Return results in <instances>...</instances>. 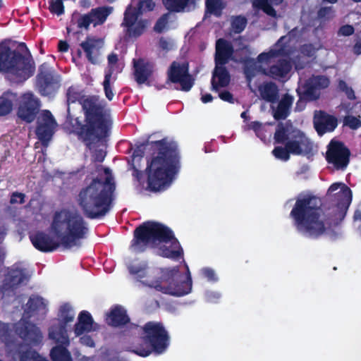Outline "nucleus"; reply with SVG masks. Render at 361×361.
<instances>
[{
  "mask_svg": "<svg viewBox=\"0 0 361 361\" xmlns=\"http://www.w3.org/2000/svg\"><path fill=\"white\" fill-rule=\"evenodd\" d=\"M25 195L20 192H12L10 198V204H23L25 202Z\"/></svg>",
  "mask_w": 361,
  "mask_h": 361,
  "instance_id": "603ef678",
  "label": "nucleus"
},
{
  "mask_svg": "<svg viewBox=\"0 0 361 361\" xmlns=\"http://www.w3.org/2000/svg\"><path fill=\"white\" fill-rule=\"evenodd\" d=\"M202 274L209 281H216V280L214 271L210 268L203 269Z\"/></svg>",
  "mask_w": 361,
  "mask_h": 361,
  "instance_id": "680f3d73",
  "label": "nucleus"
},
{
  "mask_svg": "<svg viewBox=\"0 0 361 361\" xmlns=\"http://www.w3.org/2000/svg\"><path fill=\"white\" fill-rule=\"evenodd\" d=\"M155 7V3L153 0H142L140 1L137 7L140 14L142 12L152 11Z\"/></svg>",
  "mask_w": 361,
  "mask_h": 361,
  "instance_id": "a18cd8bd",
  "label": "nucleus"
},
{
  "mask_svg": "<svg viewBox=\"0 0 361 361\" xmlns=\"http://www.w3.org/2000/svg\"><path fill=\"white\" fill-rule=\"evenodd\" d=\"M49 11L51 13L61 16L64 13V6L63 0L52 1L49 5Z\"/></svg>",
  "mask_w": 361,
  "mask_h": 361,
  "instance_id": "c03bdc74",
  "label": "nucleus"
},
{
  "mask_svg": "<svg viewBox=\"0 0 361 361\" xmlns=\"http://www.w3.org/2000/svg\"><path fill=\"white\" fill-rule=\"evenodd\" d=\"M15 332L30 345H37L42 343L43 336L39 328L27 320H21L16 324Z\"/></svg>",
  "mask_w": 361,
  "mask_h": 361,
  "instance_id": "aec40b11",
  "label": "nucleus"
},
{
  "mask_svg": "<svg viewBox=\"0 0 361 361\" xmlns=\"http://www.w3.org/2000/svg\"><path fill=\"white\" fill-rule=\"evenodd\" d=\"M167 23H168V16H167V14H164L156 22L154 27V30L158 33L162 32L164 29L165 28Z\"/></svg>",
  "mask_w": 361,
  "mask_h": 361,
  "instance_id": "8fccbe9b",
  "label": "nucleus"
},
{
  "mask_svg": "<svg viewBox=\"0 0 361 361\" xmlns=\"http://www.w3.org/2000/svg\"><path fill=\"white\" fill-rule=\"evenodd\" d=\"M116 185L111 176L102 181L94 178L82 187L75 197L84 216L90 219H100L111 209Z\"/></svg>",
  "mask_w": 361,
  "mask_h": 361,
  "instance_id": "7ed1b4c3",
  "label": "nucleus"
},
{
  "mask_svg": "<svg viewBox=\"0 0 361 361\" xmlns=\"http://www.w3.org/2000/svg\"><path fill=\"white\" fill-rule=\"evenodd\" d=\"M112 11V7L106 6L92 8L88 13L79 16L76 21L77 26L78 28L88 30L91 24L94 27L102 25Z\"/></svg>",
  "mask_w": 361,
  "mask_h": 361,
  "instance_id": "a211bd4d",
  "label": "nucleus"
},
{
  "mask_svg": "<svg viewBox=\"0 0 361 361\" xmlns=\"http://www.w3.org/2000/svg\"><path fill=\"white\" fill-rule=\"evenodd\" d=\"M166 84H179L180 90L183 92L190 91L195 84V80L189 73V65L187 62L173 61L166 71Z\"/></svg>",
  "mask_w": 361,
  "mask_h": 361,
  "instance_id": "9b49d317",
  "label": "nucleus"
},
{
  "mask_svg": "<svg viewBox=\"0 0 361 361\" xmlns=\"http://www.w3.org/2000/svg\"><path fill=\"white\" fill-rule=\"evenodd\" d=\"M51 228L61 244L67 249L80 245V240L86 238L89 230L80 214L68 211L56 212Z\"/></svg>",
  "mask_w": 361,
  "mask_h": 361,
  "instance_id": "0eeeda50",
  "label": "nucleus"
},
{
  "mask_svg": "<svg viewBox=\"0 0 361 361\" xmlns=\"http://www.w3.org/2000/svg\"><path fill=\"white\" fill-rule=\"evenodd\" d=\"M178 272V268L167 269L161 276V279L169 283L167 286H163L161 282L156 281L149 286L154 287L157 290L164 294L173 296L180 297L187 295L192 290V279L188 275L185 280L178 281L175 280V277Z\"/></svg>",
  "mask_w": 361,
  "mask_h": 361,
  "instance_id": "9d476101",
  "label": "nucleus"
},
{
  "mask_svg": "<svg viewBox=\"0 0 361 361\" xmlns=\"http://www.w3.org/2000/svg\"><path fill=\"white\" fill-rule=\"evenodd\" d=\"M292 65L289 60L281 59L278 60L276 63L271 66L264 74L274 79L282 78L291 71Z\"/></svg>",
  "mask_w": 361,
  "mask_h": 361,
  "instance_id": "7c9ffc66",
  "label": "nucleus"
},
{
  "mask_svg": "<svg viewBox=\"0 0 361 361\" xmlns=\"http://www.w3.org/2000/svg\"><path fill=\"white\" fill-rule=\"evenodd\" d=\"M43 305V299L41 297L31 296L26 304V311L27 313H33L39 310Z\"/></svg>",
  "mask_w": 361,
  "mask_h": 361,
  "instance_id": "ea45409f",
  "label": "nucleus"
},
{
  "mask_svg": "<svg viewBox=\"0 0 361 361\" xmlns=\"http://www.w3.org/2000/svg\"><path fill=\"white\" fill-rule=\"evenodd\" d=\"M350 151L343 142L331 140L327 146L326 161L337 170H345L350 163Z\"/></svg>",
  "mask_w": 361,
  "mask_h": 361,
  "instance_id": "2eb2a0df",
  "label": "nucleus"
},
{
  "mask_svg": "<svg viewBox=\"0 0 361 361\" xmlns=\"http://www.w3.org/2000/svg\"><path fill=\"white\" fill-rule=\"evenodd\" d=\"M133 175L137 178L138 181H140L142 177V171L136 169L135 166H133Z\"/></svg>",
  "mask_w": 361,
  "mask_h": 361,
  "instance_id": "338daca9",
  "label": "nucleus"
},
{
  "mask_svg": "<svg viewBox=\"0 0 361 361\" xmlns=\"http://www.w3.org/2000/svg\"><path fill=\"white\" fill-rule=\"evenodd\" d=\"M247 23V18L243 16H237L231 20V28L234 33L240 34L245 28Z\"/></svg>",
  "mask_w": 361,
  "mask_h": 361,
  "instance_id": "58836bf2",
  "label": "nucleus"
},
{
  "mask_svg": "<svg viewBox=\"0 0 361 361\" xmlns=\"http://www.w3.org/2000/svg\"><path fill=\"white\" fill-rule=\"evenodd\" d=\"M274 140L275 144L284 145V147H275L272 151L273 155L285 161L290 159V154L302 155L312 149L311 142L303 132H290L288 128L281 122L276 126Z\"/></svg>",
  "mask_w": 361,
  "mask_h": 361,
  "instance_id": "6e6552de",
  "label": "nucleus"
},
{
  "mask_svg": "<svg viewBox=\"0 0 361 361\" xmlns=\"http://www.w3.org/2000/svg\"><path fill=\"white\" fill-rule=\"evenodd\" d=\"M355 32V29L351 25H342L338 30V34L343 36H350Z\"/></svg>",
  "mask_w": 361,
  "mask_h": 361,
  "instance_id": "6e6d98bb",
  "label": "nucleus"
},
{
  "mask_svg": "<svg viewBox=\"0 0 361 361\" xmlns=\"http://www.w3.org/2000/svg\"><path fill=\"white\" fill-rule=\"evenodd\" d=\"M8 353L13 361H49L23 342L15 343L13 348L8 349Z\"/></svg>",
  "mask_w": 361,
  "mask_h": 361,
  "instance_id": "4be33fe9",
  "label": "nucleus"
},
{
  "mask_svg": "<svg viewBox=\"0 0 361 361\" xmlns=\"http://www.w3.org/2000/svg\"><path fill=\"white\" fill-rule=\"evenodd\" d=\"M250 128L255 132L258 137H261V133L264 131L262 124L259 121L251 122Z\"/></svg>",
  "mask_w": 361,
  "mask_h": 361,
  "instance_id": "13d9d810",
  "label": "nucleus"
},
{
  "mask_svg": "<svg viewBox=\"0 0 361 361\" xmlns=\"http://www.w3.org/2000/svg\"><path fill=\"white\" fill-rule=\"evenodd\" d=\"M140 15L136 7L129 5L125 12L121 26L125 27V36L128 38L139 37L147 28L148 21L145 19L138 20Z\"/></svg>",
  "mask_w": 361,
  "mask_h": 361,
  "instance_id": "4468645a",
  "label": "nucleus"
},
{
  "mask_svg": "<svg viewBox=\"0 0 361 361\" xmlns=\"http://www.w3.org/2000/svg\"><path fill=\"white\" fill-rule=\"evenodd\" d=\"M212 99H213L212 95L209 93L203 94L201 97V101L204 104L212 102Z\"/></svg>",
  "mask_w": 361,
  "mask_h": 361,
  "instance_id": "69168bd1",
  "label": "nucleus"
},
{
  "mask_svg": "<svg viewBox=\"0 0 361 361\" xmlns=\"http://www.w3.org/2000/svg\"><path fill=\"white\" fill-rule=\"evenodd\" d=\"M57 345L53 347L50 351V357L52 361H73V358L68 346L62 343H56Z\"/></svg>",
  "mask_w": 361,
  "mask_h": 361,
  "instance_id": "f704fd0d",
  "label": "nucleus"
},
{
  "mask_svg": "<svg viewBox=\"0 0 361 361\" xmlns=\"http://www.w3.org/2000/svg\"><path fill=\"white\" fill-rule=\"evenodd\" d=\"M163 5L170 12H183L186 8L195 6V0H162Z\"/></svg>",
  "mask_w": 361,
  "mask_h": 361,
  "instance_id": "c9c22d12",
  "label": "nucleus"
},
{
  "mask_svg": "<svg viewBox=\"0 0 361 361\" xmlns=\"http://www.w3.org/2000/svg\"><path fill=\"white\" fill-rule=\"evenodd\" d=\"M258 90L262 99L270 103H275L279 97V88L274 82H264L259 86Z\"/></svg>",
  "mask_w": 361,
  "mask_h": 361,
  "instance_id": "473e14b6",
  "label": "nucleus"
},
{
  "mask_svg": "<svg viewBox=\"0 0 361 361\" xmlns=\"http://www.w3.org/2000/svg\"><path fill=\"white\" fill-rule=\"evenodd\" d=\"M152 151V158L147 161V187L150 191L158 192L168 188L173 175L180 168V155L177 145L168 142L166 138L160 140L140 143L136 145L132 157L142 159L145 150Z\"/></svg>",
  "mask_w": 361,
  "mask_h": 361,
  "instance_id": "f257e3e1",
  "label": "nucleus"
},
{
  "mask_svg": "<svg viewBox=\"0 0 361 361\" xmlns=\"http://www.w3.org/2000/svg\"><path fill=\"white\" fill-rule=\"evenodd\" d=\"M59 316L61 319L57 324H54L50 327L49 337L56 343L70 345L66 325L74 319L75 315L71 306L68 303L61 305Z\"/></svg>",
  "mask_w": 361,
  "mask_h": 361,
  "instance_id": "ddd939ff",
  "label": "nucleus"
},
{
  "mask_svg": "<svg viewBox=\"0 0 361 361\" xmlns=\"http://www.w3.org/2000/svg\"><path fill=\"white\" fill-rule=\"evenodd\" d=\"M245 63L244 73L246 78L250 80L254 76V61L252 59L247 58L243 60Z\"/></svg>",
  "mask_w": 361,
  "mask_h": 361,
  "instance_id": "de8ad7c7",
  "label": "nucleus"
},
{
  "mask_svg": "<svg viewBox=\"0 0 361 361\" xmlns=\"http://www.w3.org/2000/svg\"><path fill=\"white\" fill-rule=\"evenodd\" d=\"M118 61V59L116 54L111 53L108 56V66L105 70V74L108 73L109 71H111V75L114 74Z\"/></svg>",
  "mask_w": 361,
  "mask_h": 361,
  "instance_id": "09e8293b",
  "label": "nucleus"
},
{
  "mask_svg": "<svg viewBox=\"0 0 361 361\" xmlns=\"http://www.w3.org/2000/svg\"><path fill=\"white\" fill-rule=\"evenodd\" d=\"M30 279V275L25 268L13 267L5 275L1 290L4 293L13 290L18 286L26 284Z\"/></svg>",
  "mask_w": 361,
  "mask_h": 361,
  "instance_id": "412c9836",
  "label": "nucleus"
},
{
  "mask_svg": "<svg viewBox=\"0 0 361 361\" xmlns=\"http://www.w3.org/2000/svg\"><path fill=\"white\" fill-rule=\"evenodd\" d=\"M36 80L39 92L43 96L55 94L60 87L59 76L54 74L46 62L39 66Z\"/></svg>",
  "mask_w": 361,
  "mask_h": 361,
  "instance_id": "dca6fc26",
  "label": "nucleus"
},
{
  "mask_svg": "<svg viewBox=\"0 0 361 361\" xmlns=\"http://www.w3.org/2000/svg\"><path fill=\"white\" fill-rule=\"evenodd\" d=\"M0 72L7 73L9 80L17 83L34 75L35 63L25 43H20L16 49L0 43Z\"/></svg>",
  "mask_w": 361,
  "mask_h": 361,
  "instance_id": "423d86ee",
  "label": "nucleus"
},
{
  "mask_svg": "<svg viewBox=\"0 0 361 361\" xmlns=\"http://www.w3.org/2000/svg\"><path fill=\"white\" fill-rule=\"evenodd\" d=\"M225 5L222 0H206V12L213 14L216 17H220Z\"/></svg>",
  "mask_w": 361,
  "mask_h": 361,
  "instance_id": "4c0bfd02",
  "label": "nucleus"
},
{
  "mask_svg": "<svg viewBox=\"0 0 361 361\" xmlns=\"http://www.w3.org/2000/svg\"><path fill=\"white\" fill-rule=\"evenodd\" d=\"M231 82V75L225 65H215L211 80L213 90L218 91L221 87H227Z\"/></svg>",
  "mask_w": 361,
  "mask_h": 361,
  "instance_id": "cd10ccee",
  "label": "nucleus"
},
{
  "mask_svg": "<svg viewBox=\"0 0 361 361\" xmlns=\"http://www.w3.org/2000/svg\"><path fill=\"white\" fill-rule=\"evenodd\" d=\"M69 44L66 41L60 40L58 44V50L60 52L65 53L68 51Z\"/></svg>",
  "mask_w": 361,
  "mask_h": 361,
  "instance_id": "e2e57ef3",
  "label": "nucleus"
},
{
  "mask_svg": "<svg viewBox=\"0 0 361 361\" xmlns=\"http://www.w3.org/2000/svg\"><path fill=\"white\" fill-rule=\"evenodd\" d=\"M30 239L33 246L40 252H49L56 250L60 243L55 241L49 235L37 231L30 235Z\"/></svg>",
  "mask_w": 361,
  "mask_h": 361,
  "instance_id": "393cba45",
  "label": "nucleus"
},
{
  "mask_svg": "<svg viewBox=\"0 0 361 361\" xmlns=\"http://www.w3.org/2000/svg\"><path fill=\"white\" fill-rule=\"evenodd\" d=\"M18 100L17 93L8 90L0 97V116L9 114L13 108L14 104Z\"/></svg>",
  "mask_w": 361,
  "mask_h": 361,
  "instance_id": "72a5a7b5",
  "label": "nucleus"
},
{
  "mask_svg": "<svg viewBox=\"0 0 361 361\" xmlns=\"http://www.w3.org/2000/svg\"><path fill=\"white\" fill-rule=\"evenodd\" d=\"M343 125L352 130H357L361 127V121L354 116L348 115L343 118Z\"/></svg>",
  "mask_w": 361,
  "mask_h": 361,
  "instance_id": "37998d69",
  "label": "nucleus"
},
{
  "mask_svg": "<svg viewBox=\"0 0 361 361\" xmlns=\"http://www.w3.org/2000/svg\"><path fill=\"white\" fill-rule=\"evenodd\" d=\"M142 343L133 346L131 352L142 357L152 353H164L169 345V336L160 322H148L142 327Z\"/></svg>",
  "mask_w": 361,
  "mask_h": 361,
  "instance_id": "1a4fd4ad",
  "label": "nucleus"
},
{
  "mask_svg": "<svg viewBox=\"0 0 361 361\" xmlns=\"http://www.w3.org/2000/svg\"><path fill=\"white\" fill-rule=\"evenodd\" d=\"M276 51L271 50L269 52H263L258 56V60L260 62L268 61L276 56Z\"/></svg>",
  "mask_w": 361,
  "mask_h": 361,
  "instance_id": "bf43d9fd",
  "label": "nucleus"
},
{
  "mask_svg": "<svg viewBox=\"0 0 361 361\" xmlns=\"http://www.w3.org/2000/svg\"><path fill=\"white\" fill-rule=\"evenodd\" d=\"M321 200L309 195L298 199L290 213L297 231L307 238L318 239L326 233L330 224L322 209Z\"/></svg>",
  "mask_w": 361,
  "mask_h": 361,
  "instance_id": "20e7f679",
  "label": "nucleus"
},
{
  "mask_svg": "<svg viewBox=\"0 0 361 361\" xmlns=\"http://www.w3.org/2000/svg\"><path fill=\"white\" fill-rule=\"evenodd\" d=\"M7 234V229L5 227H0V244L4 241ZM6 258V251L4 247L0 246V263H3Z\"/></svg>",
  "mask_w": 361,
  "mask_h": 361,
  "instance_id": "3c124183",
  "label": "nucleus"
},
{
  "mask_svg": "<svg viewBox=\"0 0 361 361\" xmlns=\"http://www.w3.org/2000/svg\"><path fill=\"white\" fill-rule=\"evenodd\" d=\"M315 130L320 136L333 132L338 126L337 118L324 111H316L313 117Z\"/></svg>",
  "mask_w": 361,
  "mask_h": 361,
  "instance_id": "5701e85b",
  "label": "nucleus"
},
{
  "mask_svg": "<svg viewBox=\"0 0 361 361\" xmlns=\"http://www.w3.org/2000/svg\"><path fill=\"white\" fill-rule=\"evenodd\" d=\"M354 53L356 54H361V42H357L353 47Z\"/></svg>",
  "mask_w": 361,
  "mask_h": 361,
  "instance_id": "774afa93",
  "label": "nucleus"
},
{
  "mask_svg": "<svg viewBox=\"0 0 361 361\" xmlns=\"http://www.w3.org/2000/svg\"><path fill=\"white\" fill-rule=\"evenodd\" d=\"M93 319L90 313L82 310L78 315V321L75 324L74 332L76 336H80L85 332H90L92 330Z\"/></svg>",
  "mask_w": 361,
  "mask_h": 361,
  "instance_id": "2f4dec72",
  "label": "nucleus"
},
{
  "mask_svg": "<svg viewBox=\"0 0 361 361\" xmlns=\"http://www.w3.org/2000/svg\"><path fill=\"white\" fill-rule=\"evenodd\" d=\"M219 97L224 102H227L231 104L234 103V98L232 93L228 90H224L219 94Z\"/></svg>",
  "mask_w": 361,
  "mask_h": 361,
  "instance_id": "4d7b16f0",
  "label": "nucleus"
},
{
  "mask_svg": "<svg viewBox=\"0 0 361 361\" xmlns=\"http://www.w3.org/2000/svg\"><path fill=\"white\" fill-rule=\"evenodd\" d=\"M97 42L98 39L88 36L80 44V47L85 53L88 61L92 64H95L97 62V58L93 56L94 51L97 49Z\"/></svg>",
  "mask_w": 361,
  "mask_h": 361,
  "instance_id": "e433bc0d",
  "label": "nucleus"
},
{
  "mask_svg": "<svg viewBox=\"0 0 361 361\" xmlns=\"http://www.w3.org/2000/svg\"><path fill=\"white\" fill-rule=\"evenodd\" d=\"M234 49L226 39H219L216 43L215 65H226L232 59Z\"/></svg>",
  "mask_w": 361,
  "mask_h": 361,
  "instance_id": "bb28decb",
  "label": "nucleus"
},
{
  "mask_svg": "<svg viewBox=\"0 0 361 361\" xmlns=\"http://www.w3.org/2000/svg\"><path fill=\"white\" fill-rule=\"evenodd\" d=\"M106 321L109 325L118 327L130 322V318L126 310L121 305H116L111 309L107 314Z\"/></svg>",
  "mask_w": 361,
  "mask_h": 361,
  "instance_id": "c756f323",
  "label": "nucleus"
},
{
  "mask_svg": "<svg viewBox=\"0 0 361 361\" xmlns=\"http://www.w3.org/2000/svg\"><path fill=\"white\" fill-rule=\"evenodd\" d=\"M106 157V152L102 149H97L92 155V160L94 162H102Z\"/></svg>",
  "mask_w": 361,
  "mask_h": 361,
  "instance_id": "052dcab7",
  "label": "nucleus"
},
{
  "mask_svg": "<svg viewBox=\"0 0 361 361\" xmlns=\"http://www.w3.org/2000/svg\"><path fill=\"white\" fill-rule=\"evenodd\" d=\"M154 68V63L151 61L142 58L133 59V75L136 82L149 85L148 80L153 75Z\"/></svg>",
  "mask_w": 361,
  "mask_h": 361,
  "instance_id": "b1692460",
  "label": "nucleus"
},
{
  "mask_svg": "<svg viewBox=\"0 0 361 361\" xmlns=\"http://www.w3.org/2000/svg\"><path fill=\"white\" fill-rule=\"evenodd\" d=\"M341 190L335 195L337 207L345 212L348 209L352 201V191L345 184L339 183H333L329 188L328 192L331 193L341 188Z\"/></svg>",
  "mask_w": 361,
  "mask_h": 361,
  "instance_id": "a878e982",
  "label": "nucleus"
},
{
  "mask_svg": "<svg viewBox=\"0 0 361 361\" xmlns=\"http://www.w3.org/2000/svg\"><path fill=\"white\" fill-rule=\"evenodd\" d=\"M171 243L173 250L166 247L163 256L178 259L183 255V250L173 231L158 222L146 221L137 226L133 232L130 247L136 252H143L148 248L154 247L158 243Z\"/></svg>",
  "mask_w": 361,
  "mask_h": 361,
  "instance_id": "39448f33",
  "label": "nucleus"
},
{
  "mask_svg": "<svg viewBox=\"0 0 361 361\" xmlns=\"http://www.w3.org/2000/svg\"><path fill=\"white\" fill-rule=\"evenodd\" d=\"M129 271L132 275H135L140 279L144 278L146 276L145 269L140 267L130 266Z\"/></svg>",
  "mask_w": 361,
  "mask_h": 361,
  "instance_id": "5fc2aeb1",
  "label": "nucleus"
},
{
  "mask_svg": "<svg viewBox=\"0 0 361 361\" xmlns=\"http://www.w3.org/2000/svg\"><path fill=\"white\" fill-rule=\"evenodd\" d=\"M329 85V80L324 75H313L299 86L296 92L299 97L297 106L300 102L315 101L319 98L320 90Z\"/></svg>",
  "mask_w": 361,
  "mask_h": 361,
  "instance_id": "f8f14e48",
  "label": "nucleus"
},
{
  "mask_svg": "<svg viewBox=\"0 0 361 361\" xmlns=\"http://www.w3.org/2000/svg\"><path fill=\"white\" fill-rule=\"evenodd\" d=\"M40 107L41 102L39 98L32 92L25 93L21 97L17 116L21 121L30 123L35 120Z\"/></svg>",
  "mask_w": 361,
  "mask_h": 361,
  "instance_id": "f3484780",
  "label": "nucleus"
},
{
  "mask_svg": "<svg viewBox=\"0 0 361 361\" xmlns=\"http://www.w3.org/2000/svg\"><path fill=\"white\" fill-rule=\"evenodd\" d=\"M67 103L78 102L82 106L85 123H78L76 134L89 149L92 145L104 140L111 127L110 110L105 102L95 95L85 96L75 86H71L66 92Z\"/></svg>",
  "mask_w": 361,
  "mask_h": 361,
  "instance_id": "f03ea898",
  "label": "nucleus"
},
{
  "mask_svg": "<svg viewBox=\"0 0 361 361\" xmlns=\"http://www.w3.org/2000/svg\"><path fill=\"white\" fill-rule=\"evenodd\" d=\"M111 73L109 71L108 73L104 74V79L103 81L104 91L105 96L108 100L111 101L114 98V94L111 86Z\"/></svg>",
  "mask_w": 361,
  "mask_h": 361,
  "instance_id": "79ce46f5",
  "label": "nucleus"
},
{
  "mask_svg": "<svg viewBox=\"0 0 361 361\" xmlns=\"http://www.w3.org/2000/svg\"><path fill=\"white\" fill-rule=\"evenodd\" d=\"M338 87L340 90L345 92L348 99H349L350 100H353L356 98L353 88L349 87L344 80H341L339 81Z\"/></svg>",
  "mask_w": 361,
  "mask_h": 361,
  "instance_id": "49530a36",
  "label": "nucleus"
},
{
  "mask_svg": "<svg viewBox=\"0 0 361 361\" xmlns=\"http://www.w3.org/2000/svg\"><path fill=\"white\" fill-rule=\"evenodd\" d=\"M56 126V121L51 111L43 110L41 117L38 118L35 133L44 148L48 147L51 140Z\"/></svg>",
  "mask_w": 361,
  "mask_h": 361,
  "instance_id": "6ab92c4d",
  "label": "nucleus"
},
{
  "mask_svg": "<svg viewBox=\"0 0 361 361\" xmlns=\"http://www.w3.org/2000/svg\"><path fill=\"white\" fill-rule=\"evenodd\" d=\"M159 47L163 49L168 51L170 49V44L169 42L164 39V37H161L159 42Z\"/></svg>",
  "mask_w": 361,
  "mask_h": 361,
  "instance_id": "0e129e2a",
  "label": "nucleus"
},
{
  "mask_svg": "<svg viewBox=\"0 0 361 361\" xmlns=\"http://www.w3.org/2000/svg\"><path fill=\"white\" fill-rule=\"evenodd\" d=\"M269 0H257L255 6L263 12L271 17L276 16V11Z\"/></svg>",
  "mask_w": 361,
  "mask_h": 361,
  "instance_id": "a19ab883",
  "label": "nucleus"
},
{
  "mask_svg": "<svg viewBox=\"0 0 361 361\" xmlns=\"http://www.w3.org/2000/svg\"><path fill=\"white\" fill-rule=\"evenodd\" d=\"M293 100V97L288 93L283 95L276 108H272V115L275 120H284L290 115Z\"/></svg>",
  "mask_w": 361,
  "mask_h": 361,
  "instance_id": "c85d7f7f",
  "label": "nucleus"
},
{
  "mask_svg": "<svg viewBox=\"0 0 361 361\" xmlns=\"http://www.w3.org/2000/svg\"><path fill=\"white\" fill-rule=\"evenodd\" d=\"M333 13L331 6L322 7L317 12V16L320 19H329Z\"/></svg>",
  "mask_w": 361,
  "mask_h": 361,
  "instance_id": "864d4df0",
  "label": "nucleus"
}]
</instances>
